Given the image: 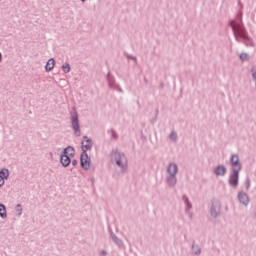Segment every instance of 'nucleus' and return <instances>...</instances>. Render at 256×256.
I'll return each instance as SVG.
<instances>
[{
	"label": "nucleus",
	"mask_w": 256,
	"mask_h": 256,
	"mask_svg": "<svg viewBox=\"0 0 256 256\" xmlns=\"http://www.w3.org/2000/svg\"><path fill=\"white\" fill-rule=\"evenodd\" d=\"M145 83H147V78H144Z\"/></svg>",
	"instance_id": "obj_33"
},
{
	"label": "nucleus",
	"mask_w": 256,
	"mask_h": 256,
	"mask_svg": "<svg viewBox=\"0 0 256 256\" xmlns=\"http://www.w3.org/2000/svg\"><path fill=\"white\" fill-rule=\"evenodd\" d=\"M210 215L213 219H217V217H221V202L216 201L213 202L210 207Z\"/></svg>",
	"instance_id": "obj_6"
},
{
	"label": "nucleus",
	"mask_w": 256,
	"mask_h": 256,
	"mask_svg": "<svg viewBox=\"0 0 256 256\" xmlns=\"http://www.w3.org/2000/svg\"><path fill=\"white\" fill-rule=\"evenodd\" d=\"M62 69H63L64 73H69V71H71V66H69V64H64L62 66Z\"/></svg>",
	"instance_id": "obj_25"
},
{
	"label": "nucleus",
	"mask_w": 256,
	"mask_h": 256,
	"mask_svg": "<svg viewBox=\"0 0 256 256\" xmlns=\"http://www.w3.org/2000/svg\"><path fill=\"white\" fill-rule=\"evenodd\" d=\"M99 255L100 256H107V250H101Z\"/></svg>",
	"instance_id": "obj_28"
},
{
	"label": "nucleus",
	"mask_w": 256,
	"mask_h": 256,
	"mask_svg": "<svg viewBox=\"0 0 256 256\" xmlns=\"http://www.w3.org/2000/svg\"><path fill=\"white\" fill-rule=\"evenodd\" d=\"M166 185H168V187H175V185H177V174H168L166 177Z\"/></svg>",
	"instance_id": "obj_12"
},
{
	"label": "nucleus",
	"mask_w": 256,
	"mask_h": 256,
	"mask_svg": "<svg viewBox=\"0 0 256 256\" xmlns=\"http://www.w3.org/2000/svg\"><path fill=\"white\" fill-rule=\"evenodd\" d=\"M182 200L184 201L185 205H186V209L185 211H190V209H193V205L191 204V202L189 201V197H187L186 194H184L182 196Z\"/></svg>",
	"instance_id": "obj_16"
},
{
	"label": "nucleus",
	"mask_w": 256,
	"mask_h": 256,
	"mask_svg": "<svg viewBox=\"0 0 256 256\" xmlns=\"http://www.w3.org/2000/svg\"><path fill=\"white\" fill-rule=\"evenodd\" d=\"M73 157H75V148L68 146L66 149H64V153L60 159L63 167H69V165H71V159H73Z\"/></svg>",
	"instance_id": "obj_3"
},
{
	"label": "nucleus",
	"mask_w": 256,
	"mask_h": 256,
	"mask_svg": "<svg viewBox=\"0 0 256 256\" xmlns=\"http://www.w3.org/2000/svg\"><path fill=\"white\" fill-rule=\"evenodd\" d=\"M170 139H171V141H174V142L177 141V139H178L177 132L172 131L170 133Z\"/></svg>",
	"instance_id": "obj_24"
},
{
	"label": "nucleus",
	"mask_w": 256,
	"mask_h": 256,
	"mask_svg": "<svg viewBox=\"0 0 256 256\" xmlns=\"http://www.w3.org/2000/svg\"><path fill=\"white\" fill-rule=\"evenodd\" d=\"M244 185L246 187V191H249V189L251 188V179L249 177L246 178Z\"/></svg>",
	"instance_id": "obj_22"
},
{
	"label": "nucleus",
	"mask_w": 256,
	"mask_h": 256,
	"mask_svg": "<svg viewBox=\"0 0 256 256\" xmlns=\"http://www.w3.org/2000/svg\"><path fill=\"white\" fill-rule=\"evenodd\" d=\"M186 213H188L189 219H193V213L192 212H189V210H188V211H186Z\"/></svg>",
	"instance_id": "obj_30"
},
{
	"label": "nucleus",
	"mask_w": 256,
	"mask_h": 256,
	"mask_svg": "<svg viewBox=\"0 0 256 256\" xmlns=\"http://www.w3.org/2000/svg\"><path fill=\"white\" fill-rule=\"evenodd\" d=\"M110 133H111V139H115V140L119 139V134H117V132L114 129H111Z\"/></svg>",
	"instance_id": "obj_23"
},
{
	"label": "nucleus",
	"mask_w": 256,
	"mask_h": 256,
	"mask_svg": "<svg viewBox=\"0 0 256 256\" xmlns=\"http://www.w3.org/2000/svg\"><path fill=\"white\" fill-rule=\"evenodd\" d=\"M72 164H73V165H77V161L73 160V161H72Z\"/></svg>",
	"instance_id": "obj_32"
},
{
	"label": "nucleus",
	"mask_w": 256,
	"mask_h": 256,
	"mask_svg": "<svg viewBox=\"0 0 256 256\" xmlns=\"http://www.w3.org/2000/svg\"><path fill=\"white\" fill-rule=\"evenodd\" d=\"M214 175L216 177H225L227 175V167L223 164H220L214 168Z\"/></svg>",
	"instance_id": "obj_10"
},
{
	"label": "nucleus",
	"mask_w": 256,
	"mask_h": 256,
	"mask_svg": "<svg viewBox=\"0 0 256 256\" xmlns=\"http://www.w3.org/2000/svg\"><path fill=\"white\" fill-rule=\"evenodd\" d=\"M240 61H249V54L247 52H242L239 56Z\"/></svg>",
	"instance_id": "obj_20"
},
{
	"label": "nucleus",
	"mask_w": 256,
	"mask_h": 256,
	"mask_svg": "<svg viewBox=\"0 0 256 256\" xmlns=\"http://www.w3.org/2000/svg\"><path fill=\"white\" fill-rule=\"evenodd\" d=\"M254 217L256 218V212H255V214H254Z\"/></svg>",
	"instance_id": "obj_34"
},
{
	"label": "nucleus",
	"mask_w": 256,
	"mask_h": 256,
	"mask_svg": "<svg viewBox=\"0 0 256 256\" xmlns=\"http://www.w3.org/2000/svg\"><path fill=\"white\" fill-rule=\"evenodd\" d=\"M54 67H55V59L51 58L50 60H48L45 66V69L46 71H51Z\"/></svg>",
	"instance_id": "obj_18"
},
{
	"label": "nucleus",
	"mask_w": 256,
	"mask_h": 256,
	"mask_svg": "<svg viewBox=\"0 0 256 256\" xmlns=\"http://www.w3.org/2000/svg\"><path fill=\"white\" fill-rule=\"evenodd\" d=\"M110 161L112 165H116L120 169V173H127L129 169V159L124 152L119 151V149H112L110 152Z\"/></svg>",
	"instance_id": "obj_2"
},
{
	"label": "nucleus",
	"mask_w": 256,
	"mask_h": 256,
	"mask_svg": "<svg viewBox=\"0 0 256 256\" xmlns=\"http://www.w3.org/2000/svg\"><path fill=\"white\" fill-rule=\"evenodd\" d=\"M91 147H93V141H91V139H89V137H84L82 140V151H84V153H86V151H89V149H91Z\"/></svg>",
	"instance_id": "obj_13"
},
{
	"label": "nucleus",
	"mask_w": 256,
	"mask_h": 256,
	"mask_svg": "<svg viewBox=\"0 0 256 256\" xmlns=\"http://www.w3.org/2000/svg\"><path fill=\"white\" fill-rule=\"evenodd\" d=\"M2 185H5V179L0 175V187H2Z\"/></svg>",
	"instance_id": "obj_27"
},
{
	"label": "nucleus",
	"mask_w": 256,
	"mask_h": 256,
	"mask_svg": "<svg viewBox=\"0 0 256 256\" xmlns=\"http://www.w3.org/2000/svg\"><path fill=\"white\" fill-rule=\"evenodd\" d=\"M193 255H200L201 254V247L197 244H195V240L192 243L191 246Z\"/></svg>",
	"instance_id": "obj_17"
},
{
	"label": "nucleus",
	"mask_w": 256,
	"mask_h": 256,
	"mask_svg": "<svg viewBox=\"0 0 256 256\" xmlns=\"http://www.w3.org/2000/svg\"><path fill=\"white\" fill-rule=\"evenodd\" d=\"M229 27L233 31V35L237 43H243L246 47H255V41L249 36L247 28L243 24L235 23V20L229 22Z\"/></svg>",
	"instance_id": "obj_1"
},
{
	"label": "nucleus",
	"mask_w": 256,
	"mask_h": 256,
	"mask_svg": "<svg viewBox=\"0 0 256 256\" xmlns=\"http://www.w3.org/2000/svg\"><path fill=\"white\" fill-rule=\"evenodd\" d=\"M239 173H241V170H230V175L228 179L230 187L235 188L239 185Z\"/></svg>",
	"instance_id": "obj_5"
},
{
	"label": "nucleus",
	"mask_w": 256,
	"mask_h": 256,
	"mask_svg": "<svg viewBox=\"0 0 256 256\" xmlns=\"http://www.w3.org/2000/svg\"><path fill=\"white\" fill-rule=\"evenodd\" d=\"M160 87H161V89H163V88L165 87V84L162 82V83L160 84Z\"/></svg>",
	"instance_id": "obj_31"
},
{
	"label": "nucleus",
	"mask_w": 256,
	"mask_h": 256,
	"mask_svg": "<svg viewBox=\"0 0 256 256\" xmlns=\"http://www.w3.org/2000/svg\"><path fill=\"white\" fill-rule=\"evenodd\" d=\"M110 237L112 241L118 246V247H123V240L117 237L115 233H113V230H109Z\"/></svg>",
	"instance_id": "obj_14"
},
{
	"label": "nucleus",
	"mask_w": 256,
	"mask_h": 256,
	"mask_svg": "<svg viewBox=\"0 0 256 256\" xmlns=\"http://www.w3.org/2000/svg\"><path fill=\"white\" fill-rule=\"evenodd\" d=\"M243 165L241 164V159L239 154H232L230 157V171H241Z\"/></svg>",
	"instance_id": "obj_4"
},
{
	"label": "nucleus",
	"mask_w": 256,
	"mask_h": 256,
	"mask_svg": "<svg viewBox=\"0 0 256 256\" xmlns=\"http://www.w3.org/2000/svg\"><path fill=\"white\" fill-rule=\"evenodd\" d=\"M238 201H239V203H241V205H244V207H247V205H249L251 200L247 193H245L244 191H239L238 192Z\"/></svg>",
	"instance_id": "obj_8"
},
{
	"label": "nucleus",
	"mask_w": 256,
	"mask_h": 256,
	"mask_svg": "<svg viewBox=\"0 0 256 256\" xmlns=\"http://www.w3.org/2000/svg\"><path fill=\"white\" fill-rule=\"evenodd\" d=\"M0 217H7V209L3 204H0Z\"/></svg>",
	"instance_id": "obj_19"
},
{
	"label": "nucleus",
	"mask_w": 256,
	"mask_h": 256,
	"mask_svg": "<svg viewBox=\"0 0 256 256\" xmlns=\"http://www.w3.org/2000/svg\"><path fill=\"white\" fill-rule=\"evenodd\" d=\"M72 126L75 133H79V117L77 116V113L72 115Z\"/></svg>",
	"instance_id": "obj_15"
},
{
	"label": "nucleus",
	"mask_w": 256,
	"mask_h": 256,
	"mask_svg": "<svg viewBox=\"0 0 256 256\" xmlns=\"http://www.w3.org/2000/svg\"><path fill=\"white\" fill-rule=\"evenodd\" d=\"M107 81L110 89H113V91H118L119 93H123V89L121 88V86L115 83V77L111 75L110 72H108L107 74Z\"/></svg>",
	"instance_id": "obj_7"
},
{
	"label": "nucleus",
	"mask_w": 256,
	"mask_h": 256,
	"mask_svg": "<svg viewBox=\"0 0 256 256\" xmlns=\"http://www.w3.org/2000/svg\"><path fill=\"white\" fill-rule=\"evenodd\" d=\"M127 59H131L132 61H134V63H137V57L131 55V54H126Z\"/></svg>",
	"instance_id": "obj_26"
},
{
	"label": "nucleus",
	"mask_w": 256,
	"mask_h": 256,
	"mask_svg": "<svg viewBox=\"0 0 256 256\" xmlns=\"http://www.w3.org/2000/svg\"><path fill=\"white\" fill-rule=\"evenodd\" d=\"M0 175L2 178L7 179V177H9V170L3 169L2 171H0Z\"/></svg>",
	"instance_id": "obj_21"
},
{
	"label": "nucleus",
	"mask_w": 256,
	"mask_h": 256,
	"mask_svg": "<svg viewBox=\"0 0 256 256\" xmlns=\"http://www.w3.org/2000/svg\"><path fill=\"white\" fill-rule=\"evenodd\" d=\"M166 171L168 175H177V173H179V166L177 163L171 162L168 164Z\"/></svg>",
	"instance_id": "obj_11"
},
{
	"label": "nucleus",
	"mask_w": 256,
	"mask_h": 256,
	"mask_svg": "<svg viewBox=\"0 0 256 256\" xmlns=\"http://www.w3.org/2000/svg\"><path fill=\"white\" fill-rule=\"evenodd\" d=\"M80 161L82 169H89L91 167V158L85 152L81 154Z\"/></svg>",
	"instance_id": "obj_9"
},
{
	"label": "nucleus",
	"mask_w": 256,
	"mask_h": 256,
	"mask_svg": "<svg viewBox=\"0 0 256 256\" xmlns=\"http://www.w3.org/2000/svg\"><path fill=\"white\" fill-rule=\"evenodd\" d=\"M159 115V110H156V115H155V117H154V119H153V123H155V121H157V116Z\"/></svg>",
	"instance_id": "obj_29"
}]
</instances>
